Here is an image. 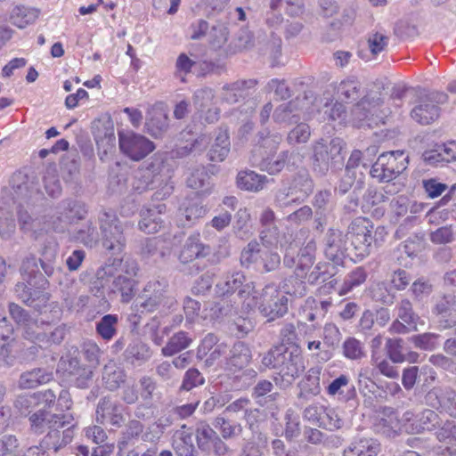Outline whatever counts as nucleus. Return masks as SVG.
Instances as JSON below:
<instances>
[{
    "label": "nucleus",
    "instance_id": "obj_55",
    "mask_svg": "<svg viewBox=\"0 0 456 456\" xmlns=\"http://www.w3.org/2000/svg\"><path fill=\"white\" fill-rule=\"evenodd\" d=\"M214 427L220 432L224 439H232L242 434V426L235 421L218 416L213 422Z\"/></svg>",
    "mask_w": 456,
    "mask_h": 456
},
{
    "label": "nucleus",
    "instance_id": "obj_21",
    "mask_svg": "<svg viewBox=\"0 0 456 456\" xmlns=\"http://www.w3.org/2000/svg\"><path fill=\"white\" fill-rule=\"evenodd\" d=\"M166 210L167 207L164 203L143 207L140 211L139 230L147 234L158 232L163 226L164 221L161 215L166 213Z\"/></svg>",
    "mask_w": 456,
    "mask_h": 456
},
{
    "label": "nucleus",
    "instance_id": "obj_5",
    "mask_svg": "<svg viewBox=\"0 0 456 456\" xmlns=\"http://www.w3.org/2000/svg\"><path fill=\"white\" fill-rule=\"evenodd\" d=\"M167 281L165 279L150 280L134 302V309L139 314L154 313L160 308L172 309L177 302L174 297L167 295Z\"/></svg>",
    "mask_w": 456,
    "mask_h": 456
},
{
    "label": "nucleus",
    "instance_id": "obj_37",
    "mask_svg": "<svg viewBox=\"0 0 456 456\" xmlns=\"http://www.w3.org/2000/svg\"><path fill=\"white\" fill-rule=\"evenodd\" d=\"M111 279V283L107 284L105 287L108 286L110 293L120 294L122 302H129L134 296L135 281L121 273L115 275Z\"/></svg>",
    "mask_w": 456,
    "mask_h": 456
},
{
    "label": "nucleus",
    "instance_id": "obj_24",
    "mask_svg": "<svg viewBox=\"0 0 456 456\" xmlns=\"http://www.w3.org/2000/svg\"><path fill=\"white\" fill-rule=\"evenodd\" d=\"M306 99L296 98L287 103H282L277 107L273 112V118L276 123H297L301 119V113L303 112V105L305 103Z\"/></svg>",
    "mask_w": 456,
    "mask_h": 456
},
{
    "label": "nucleus",
    "instance_id": "obj_35",
    "mask_svg": "<svg viewBox=\"0 0 456 456\" xmlns=\"http://www.w3.org/2000/svg\"><path fill=\"white\" fill-rule=\"evenodd\" d=\"M145 125L148 133L159 137L168 127L167 115L161 107L151 106L148 110Z\"/></svg>",
    "mask_w": 456,
    "mask_h": 456
},
{
    "label": "nucleus",
    "instance_id": "obj_52",
    "mask_svg": "<svg viewBox=\"0 0 456 456\" xmlns=\"http://www.w3.org/2000/svg\"><path fill=\"white\" fill-rule=\"evenodd\" d=\"M118 314H105L95 323L96 333L105 341H110L118 333Z\"/></svg>",
    "mask_w": 456,
    "mask_h": 456
},
{
    "label": "nucleus",
    "instance_id": "obj_1",
    "mask_svg": "<svg viewBox=\"0 0 456 456\" xmlns=\"http://www.w3.org/2000/svg\"><path fill=\"white\" fill-rule=\"evenodd\" d=\"M255 293V283L248 281L241 271L224 274L215 286V294L219 299L210 308L214 319L230 316L238 313L239 304L245 311V303Z\"/></svg>",
    "mask_w": 456,
    "mask_h": 456
},
{
    "label": "nucleus",
    "instance_id": "obj_42",
    "mask_svg": "<svg viewBox=\"0 0 456 456\" xmlns=\"http://www.w3.org/2000/svg\"><path fill=\"white\" fill-rule=\"evenodd\" d=\"M13 328L5 317L0 320V357L7 365H12L14 356L12 354V334Z\"/></svg>",
    "mask_w": 456,
    "mask_h": 456
},
{
    "label": "nucleus",
    "instance_id": "obj_28",
    "mask_svg": "<svg viewBox=\"0 0 456 456\" xmlns=\"http://www.w3.org/2000/svg\"><path fill=\"white\" fill-rule=\"evenodd\" d=\"M433 313L440 316V326L448 329L456 324V299L447 295L442 297L434 307Z\"/></svg>",
    "mask_w": 456,
    "mask_h": 456
},
{
    "label": "nucleus",
    "instance_id": "obj_48",
    "mask_svg": "<svg viewBox=\"0 0 456 456\" xmlns=\"http://www.w3.org/2000/svg\"><path fill=\"white\" fill-rule=\"evenodd\" d=\"M187 185L199 191L202 196L210 194L212 191L210 176L204 167H198L191 173L187 178Z\"/></svg>",
    "mask_w": 456,
    "mask_h": 456
},
{
    "label": "nucleus",
    "instance_id": "obj_30",
    "mask_svg": "<svg viewBox=\"0 0 456 456\" xmlns=\"http://www.w3.org/2000/svg\"><path fill=\"white\" fill-rule=\"evenodd\" d=\"M58 209L60 210L58 212L60 214L58 219L64 224H72L75 221L81 220L87 214L86 204L73 200L61 201L58 206Z\"/></svg>",
    "mask_w": 456,
    "mask_h": 456
},
{
    "label": "nucleus",
    "instance_id": "obj_26",
    "mask_svg": "<svg viewBox=\"0 0 456 456\" xmlns=\"http://www.w3.org/2000/svg\"><path fill=\"white\" fill-rule=\"evenodd\" d=\"M389 43V37L382 32L370 33L368 36L366 48H360L357 52L358 56L365 61H370L384 52Z\"/></svg>",
    "mask_w": 456,
    "mask_h": 456
},
{
    "label": "nucleus",
    "instance_id": "obj_27",
    "mask_svg": "<svg viewBox=\"0 0 456 456\" xmlns=\"http://www.w3.org/2000/svg\"><path fill=\"white\" fill-rule=\"evenodd\" d=\"M208 208L197 198H186L179 208V216L183 225H191L204 217Z\"/></svg>",
    "mask_w": 456,
    "mask_h": 456
},
{
    "label": "nucleus",
    "instance_id": "obj_54",
    "mask_svg": "<svg viewBox=\"0 0 456 456\" xmlns=\"http://www.w3.org/2000/svg\"><path fill=\"white\" fill-rule=\"evenodd\" d=\"M45 325H48L45 321L32 318L23 326L24 338L34 343H44L47 338Z\"/></svg>",
    "mask_w": 456,
    "mask_h": 456
},
{
    "label": "nucleus",
    "instance_id": "obj_20",
    "mask_svg": "<svg viewBox=\"0 0 456 456\" xmlns=\"http://www.w3.org/2000/svg\"><path fill=\"white\" fill-rule=\"evenodd\" d=\"M427 404L456 418V392L449 387H435L425 396Z\"/></svg>",
    "mask_w": 456,
    "mask_h": 456
},
{
    "label": "nucleus",
    "instance_id": "obj_25",
    "mask_svg": "<svg viewBox=\"0 0 456 456\" xmlns=\"http://www.w3.org/2000/svg\"><path fill=\"white\" fill-rule=\"evenodd\" d=\"M210 254V247L200 241V235L199 232L191 234L179 256L182 263L191 262L196 258L205 257Z\"/></svg>",
    "mask_w": 456,
    "mask_h": 456
},
{
    "label": "nucleus",
    "instance_id": "obj_32",
    "mask_svg": "<svg viewBox=\"0 0 456 456\" xmlns=\"http://www.w3.org/2000/svg\"><path fill=\"white\" fill-rule=\"evenodd\" d=\"M37 287L30 286L28 282H18L15 286V293L22 302L34 308H37L40 305L37 304L36 301L39 300L45 304L48 301L49 295L45 291L46 289H40Z\"/></svg>",
    "mask_w": 456,
    "mask_h": 456
},
{
    "label": "nucleus",
    "instance_id": "obj_43",
    "mask_svg": "<svg viewBox=\"0 0 456 456\" xmlns=\"http://www.w3.org/2000/svg\"><path fill=\"white\" fill-rule=\"evenodd\" d=\"M282 141L281 134H271L269 131L265 130L257 134V144L252 151H255L261 156L268 154H274Z\"/></svg>",
    "mask_w": 456,
    "mask_h": 456
},
{
    "label": "nucleus",
    "instance_id": "obj_41",
    "mask_svg": "<svg viewBox=\"0 0 456 456\" xmlns=\"http://www.w3.org/2000/svg\"><path fill=\"white\" fill-rule=\"evenodd\" d=\"M321 369L319 367H314L307 370L306 374L299 383L300 387V397H313L316 396L321 393L320 384Z\"/></svg>",
    "mask_w": 456,
    "mask_h": 456
},
{
    "label": "nucleus",
    "instance_id": "obj_9",
    "mask_svg": "<svg viewBox=\"0 0 456 456\" xmlns=\"http://www.w3.org/2000/svg\"><path fill=\"white\" fill-rule=\"evenodd\" d=\"M240 261L243 267H252L261 272L269 273L279 267L281 257L277 252L263 249L259 242L253 240L242 249Z\"/></svg>",
    "mask_w": 456,
    "mask_h": 456
},
{
    "label": "nucleus",
    "instance_id": "obj_38",
    "mask_svg": "<svg viewBox=\"0 0 456 456\" xmlns=\"http://www.w3.org/2000/svg\"><path fill=\"white\" fill-rule=\"evenodd\" d=\"M363 93L362 84L354 76L342 80L337 86L338 100L352 102L358 100Z\"/></svg>",
    "mask_w": 456,
    "mask_h": 456
},
{
    "label": "nucleus",
    "instance_id": "obj_53",
    "mask_svg": "<svg viewBox=\"0 0 456 456\" xmlns=\"http://www.w3.org/2000/svg\"><path fill=\"white\" fill-rule=\"evenodd\" d=\"M367 271L363 266H358L351 271L345 278L341 285L338 295H346L354 289L363 284L367 279Z\"/></svg>",
    "mask_w": 456,
    "mask_h": 456
},
{
    "label": "nucleus",
    "instance_id": "obj_47",
    "mask_svg": "<svg viewBox=\"0 0 456 456\" xmlns=\"http://www.w3.org/2000/svg\"><path fill=\"white\" fill-rule=\"evenodd\" d=\"M53 379V374L45 369L37 368L29 371L23 372L19 379V387L22 389L35 388L40 385L49 382Z\"/></svg>",
    "mask_w": 456,
    "mask_h": 456
},
{
    "label": "nucleus",
    "instance_id": "obj_11",
    "mask_svg": "<svg viewBox=\"0 0 456 456\" xmlns=\"http://www.w3.org/2000/svg\"><path fill=\"white\" fill-rule=\"evenodd\" d=\"M138 265L132 258L119 259L114 258L109 260L104 265L100 267L95 274V281L93 282L92 291L96 289V293L102 294V289L110 281V278L119 273H125V276L133 278L137 274Z\"/></svg>",
    "mask_w": 456,
    "mask_h": 456
},
{
    "label": "nucleus",
    "instance_id": "obj_49",
    "mask_svg": "<svg viewBox=\"0 0 456 456\" xmlns=\"http://www.w3.org/2000/svg\"><path fill=\"white\" fill-rule=\"evenodd\" d=\"M91 287H93V285ZM103 289H102V294L96 293V289L94 291H91L94 294V297H90L87 295H77L75 300V305L70 310H75L78 312L82 310L84 307L89 305H93L95 303V301H98V305L94 306V310L98 314L108 311L110 309V305L104 297ZM90 290H92V288H90Z\"/></svg>",
    "mask_w": 456,
    "mask_h": 456
},
{
    "label": "nucleus",
    "instance_id": "obj_22",
    "mask_svg": "<svg viewBox=\"0 0 456 456\" xmlns=\"http://www.w3.org/2000/svg\"><path fill=\"white\" fill-rule=\"evenodd\" d=\"M436 432V438L445 445L438 446L436 454L437 456H456V424L452 420H446L439 424Z\"/></svg>",
    "mask_w": 456,
    "mask_h": 456
},
{
    "label": "nucleus",
    "instance_id": "obj_12",
    "mask_svg": "<svg viewBox=\"0 0 456 456\" xmlns=\"http://www.w3.org/2000/svg\"><path fill=\"white\" fill-rule=\"evenodd\" d=\"M119 148L131 159L138 161L155 150L153 142L132 131L118 133Z\"/></svg>",
    "mask_w": 456,
    "mask_h": 456
},
{
    "label": "nucleus",
    "instance_id": "obj_58",
    "mask_svg": "<svg viewBox=\"0 0 456 456\" xmlns=\"http://www.w3.org/2000/svg\"><path fill=\"white\" fill-rule=\"evenodd\" d=\"M342 354L349 360L358 361L365 357L364 344L355 338H347L342 345Z\"/></svg>",
    "mask_w": 456,
    "mask_h": 456
},
{
    "label": "nucleus",
    "instance_id": "obj_7",
    "mask_svg": "<svg viewBox=\"0 0 456 456\" xmlns=\"http://www.w3.org/2000/svg\"><path fill=\"white\" fill-rule=\"evenodd\" d=\"M102 248L110 255H120L126 245L124 230L113 211H103L99 215Z\"/></svg>",
    "mask_w": 456,
    "mask_h": 456
},
{
    "label": "nucleus",
    "instance_id": "obj_59",
    "mask_svg": "<svg viewBox=\"0 0 456 456\" xmlns=\"http://www.w3.org/2000/svg\"><path fill=\"white\" fill-rule=\"evenodd\" d=\"M285 428L282 435L287 440H293L299 436L301 433L300 418L293 410L289 409L284 416Z\"/></svg>",
    "mask_w": 456,
    "mask_h": 456
},
{
    "label": "nucleus",
    "instance_id": "obj_56",
    "mask_svg": "<svg viewBox=\"0 0 456 456\" xmlns=\"http://www.w3.org/2000/svg\"><path fill=\"white\" fill-rule=\"evenodd\" d=\"M191 343V338L184 331H179L173 335L167 344L162 348L165 356H172L187 348Z\"/></svg>",
    "mask_w": 456,
    "mask_h": 456
},
{
    "label": "nucleus",
    "instance_id": "obj_10",
    "mask_svg": "<svg viewBox=\"0 0 456 456\" xmlns=\"http://www.w3.org/2000/svg\"><path fill=\"white\" fill-rule=\"evenodd\" d=\"M342 149L343 141L339 138L330 140L328 144L324 139L317 141L313 146L314 170L321 175H323L330 167L336 164H342Z\"/></svg>",
    "mask_w": 456,
    "mask_h": 456
},
{
    "label": "nucleus",
    "instance_id": "obj_61",
    "mask_svg": "<svg viewBox=\"0 0 456 456\" xmlns=\"http://www.w3.org/2000/svg\"><path fill=\"white\" fill-rule=\"evenodd\" d=\"M157 179L156 175H153L152 171L149 168L139 169L134 173L133 188L139 193L153 189V183Z\"/></svg>",
    "mask_w": 456,
    "mask_h": 456
},
{
    "label": "nucleus",
    "instance_id": "obj_19",
    "mask_svg": "<svg viewBox=\"0 0 456 456\" xmlns=\"http://www.w3.org/2000/svg\"><path fill=\"white\" fill-rule=\"evenodd\" d=\"M346 236L338 229H329L323 239L325 256L334 265L343 264L347 250Z\"/></svg>",
    "mask_w": 456,
    "mask_h": 456
},
{
    "label": "nucleus",
    "instance_id": "obj_45",
    "mask_svg": "<svg viewBox=\"0 0 456 456\" xmlns=\"http://www.w3.org/2000/svg\"><path fill=\"white\" fill-rule=\"evenodd\" d=\"M125 355L126 361L131 364L141 366L151 359L152 352L150 346L140 340H134L128 345Z\"/></svg>",
    "mask_w": 456,
    "mask_h": 456
},
{
    "label": "nucleus",
    "instance_id": "obj_3",
    "mask_svg": "<svg viewBox=\"0 0 456 456\" xmlns=\"http://www.w3.org/2000/svg\"><path fill=\"white\" fill-rule=\"evenodd\" d=\"M386 235L387 232L383 226L375 228L373 223L364 217L355 218L349 225L346 234L358 260L368 256L373 246H380L385 240Z\"/></svg>",
    "mask_w": 456,
    "mask_h": 456
},
{
    "label": "nucleus",
    "instance_id": "obj_44",
    "mask_svg": "<svg viewBox=\"0 0 456 456\" xmlns=\"http://www.w3.org/2000/svg\"><path fill=\"white\" fill-rule=\"evenodd\" d=\"M316 242L311 239L307 243L299 250L298 262L295 270V274L297 278L303 279L306 272L311 268L315 258Z\"/></svg>",
    "mask_w": 456,
    "mask_h": 456
},
{
    "label": "nucleus",
    "instance_id": "obj_16",
    "mask_svg": "<svg viewBox=\"0 0 456 456\" xmlns=\"http://www.w3.org/2000/svg\"><path fill=\"white\" fill-rule=\"evenodd\" d=\"M125 407L110 397L100 399L96 407V421L101 425L120 428L126 421Z\"/></svg>",
    "mask_w": 456,
    "mask_h": 456
},
{
    "label": "nucleus",
    "instance_id": "obj_6",
    "mask_svg": "<svg viewBox=\"0 0 456 456\" xmlns=\"http://www.w3.org/2000/svg\"><path fill=\"white\" fill-rule=\"evenodd\" d=\"M392 113L389 107L384 106L383 100L377 94L364 95L352 109V122L354 126H368L384 124L385 119Z\"/></svg>",
    "mask_w": 456,
    "mask_h": 456
},
{
    "label": "nucleus",
    "instance_id": "obj_31",
    "mask_svg": "<svg viewBox=\"0 0 456 456\" xmlns=\"http://www.w3.org/2000/svg\"><path fill=\"white\" fill-rule=\"evenodd\" d=\"M256 80H238L232 84L223 86L222 99L227 103L232 104L238 102L240 99L248 95V91L254 88Z\"/></svg>",
    "mask_w": 456,
    "mask_h": 456
},
{
    "label": "nucleus",
    "instance_id": "obj_50",
    "mask_svg": "<svg viewBox=\"0 0 456 456\" xmlns=\"http://www.w3.org/2000/svg\"><path fill=\"white\" fill-rule=\"evenodd\" d=\"M38 17L37 9L23 5L15 6L10 14L11 22L19 28H24L36 21Z\"/></svg>",
    "mask_w": 456,
    "mask_h": 456
},
{
    "label": "nucleus",
    "instance_id": "obj_14",
    "mask_svg": "<svg viewBox=\"0 0 456 456\" xmlns=\"http://www.w3.org/2000/svg\"><path fill=\"white\" fill-rule=\"evenodd\" d=\"M195 433L198 447L201 451L212 452L217 456H224L228 452V445L208 423H199Z\"/></svg>",
    "mask_w": 456,
    "mask_h": 456
},
{
    "label": "nucleus",
    "instance_id": "obj_62",
    "mask_svg": "<svg viewBox=\"0 0 456 456\" xmlns=\"http://www.w3.org/2000/svg\"><path fill=\"white\" fill-rule=\"evenodd\" d=\"M440 335L431 332L414 335L410 338L411 342L416 348L432 351L435 350L440 344Z\"/></svg>",
    "mask_w": 456,
    "mask_h": 456
},
{
    "label": "nucleus",
    "instance_id": "obj_60",
    "mask_svg": "<svg viewBox=\"0 0 456 456\" xmlns=\"http://www.w3.org/2000/svg\"><path fill=\"white\" fill-rule=\"evenodd\" d=\"M257 411L256 409L251 408V402L250 400L246 397H240L239 399L233 401L230 404L226 406V408L224 411V413L226 414H235L238 415L240 413L243 414L244 419L248 422L250 416L255 412Z\"/></svg>",
    "mask_w": 456,
    "mask_h": 456
},
{
    "label": "nucleus",
    "instance_id": "obj_40",
    "mask_svg": "<svg viewBox=\"0 0 456 456\" xmlns=\"http://www.w3.org/2000/svg\"><path fill=\"white\" fill-rule=\"evenodd\" d=\"M266 183L267 177L255 171L243 170L237 175V186L240 190L256 192L263 190Z\"/></svg>",
    "mask_w": 456,
    "mask_h": 456
},
{
    "label": "nucleus",
    "instance_id": "obj_36",
    "mask_svg": "<svg viewBox=\"0 0 456 456\" xmlns=\"http://www.w3.org/2000/svg\"><path fill=\"white\" fill-rule=\"evenodd\" d=\"M252 358L249 347L241 341L234 343L231 351L230 357L227 361V368L230 371L236 372L247 367Z\"/></svg>",
    "mask_w": 456,
    "mask_h": 456
},
{
    "label": "nucleus",
    "instance_id": "obj_8",
    "mask_svg": "<svg viewBox=\"0 0 456 456\" xmlns=\"http://www.w3.org/2000/svg\"><path fill=\"white\" fill-rule=\"evenodd\" d=\"M408 159L403 151L383 152L372 165L370 174L380 183L390 182L407 168Z\"/></svg>",
    "mask_w": 456,
    "mask_h": 456
},
{
    "label": "nucleus",
    "instance_id": "obj_63",
    "mask_svg": "<svg viewBox=\"0 0 456 456\" xmlns=\"http://www.w3.org/2000/svg\"><path fill=\"white\" fill-rule=\"evenodd\" d=\"M334 269V265L326 262H320L309 274L306 273L304 278H306L309 284L325 281L333 275Z\"/></svg>",
    "mask_w": 456,
    "mask_h": 456
},
{
    "label": "nucleus",
    "instance_id": "obj_46",
    "mask_svg": "<svg viewBox=\"0 0 456 456\" xmlns=\"http://www.w3.org/2000/svg\"><path fill=\"white\" fill-rule=\"evenodd\" d=\"M411 118L421 125H428L434 122L440 115V109L436 104L430 103L427 99L411 110Z\"/></svg>",
    "mask_w": 456,
    "mask_h": 456
},
{
    "label": "nucleus",
    "instance_id": "obj_18",
    "mask_svg": "<svg viewBox=\"0 0 456 456\" xmlns=\"http://www.w3.org/2000/svg\"><path fill=\"white\" fill-rule=\"evenodd\" d=\"M290 190V194H293V191H295L297 192L298 191L300 195L289 199V193H278L276 195V203L279 208H285L299 199L304 200L313 192L314 182L307 171H299L293 180L292 187Z\"/></svg>",
    "mask_w": 456,
    "mask_h": 456
},
{
    "label": "nucleus",
    "instance_id": "obj_64",
    "mask_svg": "<svg viewBox=\"0 0 456 456\" xmlns=\"http://www.w3.org/2000/svg\"><path fill=\"white\" fill-rule=\"evenodd\" d=\"M74 239L85 246L92 248L97 243L99 235L96 227L92 223H87L75 232Z\"/></svg>",
    "mask_w": 456,
    "mask_h": 456
},
{
    "label": "nucleus",
    "instance_id": "obj_34",
    "mask_svg": "<svg viewBox=\"0 0 456 456\" xmlns=\"http://www.w3.org/2000/svg\"><path fill=\"white\" fill-rule=\"evenodd\" d=\"M330 396L338 397V400L347 402L355 396L354 387L350 382L348 375L341 374L334 379L326 387Z\"/></svg>",
    "mask_w": 456,
    "mask_h": 456
},
{
    "label": "nucleus",
    "instance_id": "obj_39",
    "mask_svg": "<svg viewBox=\"0 0 456 456\" xmlns=\"http://www.w3.org/2000/svg\"><path fill=\"white\" fill-rule=\"evenodd\" d=\"M231 150V142L228 131L220 128L216 134L215 141L208 151V159L211 161L223 162Z\"/></svg>",
    "mask_w": 456,
    "mask_h": 456
},
{
    "label": "nucleus",
    "instance_id": "obj_57",
    "mask_svg": "<svg viewBox=\"0 0 456 456\" xmlns=\"http://www.w3.org/2000/svg\"><path fill=\"white\" fill-rule=\"evenodd\" d=\"M126 373L124 370L114 364H109L104 367L102 373V380L105 387L110 390H116L120 384L125 381Z\"/></svg>",
    "mask_w": 456,
    "mask_h": 456
},
{
    "label": "nucleus",
    "instance_id": "obj_51",
    "mask_svg": "<svg viewBox=\"0 0 456 456\" xmlns=\"http://www.w3.org/2000/svg\"><path fill=\"white\" fill-rule=\"evenodd\" d=\"M440 419L436 412L432 410H424L419 413L411 424V431L419 433L425 430L431 431L439 426Z\"/></svg>",
    "mask_w": 456,
    "mask_h": 456
},
{
    "label": "nucleus",
    "instance_id": "obj_17",
    "mask_svg": "<svg viewBox=\"0 0 456 456\" xmlns=\"http://www.w3.org/2000/svg\"><path fill=\"white\" fill-rule=\"evenodd\" d=\"M290 237L286 234L281 236L276 224L260 229V240L264 246L280 247L281 249H285L283 263L287 267H292L295 265L294 256L289 253V250H293V243L289 241Z\"/></svg>",
    "mask_w": 456,
    "mask_h": 456
},
{
    "label": "nucleus",
    "instance_id": "obj_23",
    "mask_svg": "<svg viewBox=\"0 0 456 456\" xmlns=\"http://www.w3.org/2000/svg\"><path fill=\"white\" fill-rule=\"evenodd\" d=\"M192 430L185 424L176 429L172 436V448L177 456H196L197 450L193 444Z\"/></svg>",
    "mask_w": 456,
    "mask_h": 456
},
{
    "label": "nucleus",
    "instance_id": "obj_2",
    "mask_svg": "<svg viewBox=\"0 0 456 456\" xmlns=\"http://www.w3.org/2000/svg\"><path fill=\"white\" fill-rule=\"evenodd\" d=\"M266 368L275 369L286 386L290 385L305 370L301 349L291 345L281 344L272 347L262 359Z\"/></svg>",
    "mask_w": 456,
    "mask_h": 456
},
{
    "label": "nucleus",
    "instance_id": "obj_15",
    "mask_svg": "<svg viewBox=\"0 0 456 456\" xmlns=\"http://www.w3.org/2000/svg\"><path fill=\"white\" fill-rule=\"evenodd\" d=\"M214 65L207 61H200L198 57L191 53H181L175 63V77L182 82H186V77L191 73H195L198 77H202L212 71Z\"/></svg>",
    "mask_w": 456,
    "mask_h": 456
},
{
    "label": "nucleus",
    "instance_id": "obj_13",
    "mask_svg": "<svg viewBox=\"0 0 456 456\" xmlns=\"http://www.w3.org/2000/svg\"><path fill=\"white\" fill-rule=\"evenodd\" d=\"M296 157L299 159V154L295 151H282L277 156H274V154L261 156L255 151L251 153L250 162L253 166L259 167L269 175H276L283 170L287 165L295 166L294 159Z\"/></svg>",
    "mask_w": 456,
    "mask_h": 456
},
{
    "label": "nucleus",
    "instance_id": "obj_4",
    "mask_svg": "<svg viewBox=\"0 0 456 456\" xmlns=\"http://www.w3.org/2000/svg\"><path fill=\"white\" fill-rule=\"evenodd\" d=\"M255 308H257L268 321L281 318L288 312L286 293L280 290L273 283L265 285L261 293L255 289L250 299L245 303V311L249 312Z\"/></svg>",
    "mask_w": 456,
    "mask_h": 456
},
{
    "label": "nucleus",
    "instance_id": "obj_33",
    "mask_svg": "<svg viewBox=\"0 0 456 456\" xmlns=\"http://www.w3.org/2000/svg\"><path fill=\"white\" fill-rule=\"evenodd\" d=\"M379 452V444L368 437H354L350 444L344 450V456H377Z\"/></svg>",
    "mask_w": 456,
    "mask_h": 456
},
{
    "label": "nucleus",
    "instance_id": "obj_29",
    "mask_svg": "<svg viewBox=\"0 0 456 456\" xmlns=\"http://www.w3.org/2000/svg\"><path fill=\"white\" fill-rule=\"evenodd\" d=\"M20 273L22 278L30 286H37V289H46L48 281L40 273L37 265V259L34 256H29L23 260Z\"/></svg>",
    "mask_w": 456,
    "mask_h": 456
}]
</instances>
